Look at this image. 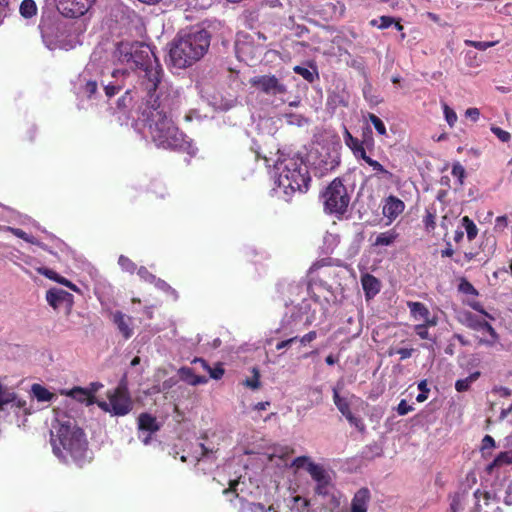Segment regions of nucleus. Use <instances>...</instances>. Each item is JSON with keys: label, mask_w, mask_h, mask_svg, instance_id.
Instances as JSON below:
<instances>
[{"label": "nucleus", "mask_w": 512, "mask_h": 512, "mask_svg": "<svg viewBox=\"0 0 512 512\" xmlns=\"http://www.w3.org/2000/svg\"><path fill=\"white\" fill-rule=\"evenodd\" d=\"M458 289L460 292L467 294V295H473L477 296L478 291L475 289V287L465 278L461 279Z\"/></svg>", "instance_id": "obj_46"}, {"label": "nucleus", "mask_w": 512, "mask_h": 512, "mask_svg": "<svg viewBox=\"0 0 512 512\" xmlns=\"http://www.w3.org/2000/svg\"><path fill=\"white\" fill-rule=\"evenodd\" d=\"M113 322L117 326L119 332L125 339H129L133 335V329L130 327L132 322L131 317L125 315L121 311L113 313Z\"/></svg>", "instance_id": "obj_21"}, {"label": "nucleus", "mask_w": 512, "mask_h": 512, "mask_svg": "<svg viewBox=\"0 0 512 512\" xmlns=\"http://www.w3.org/2000/svg\"><path fill=\"white\" fill-rule=\"evenodd\" d=\"M112 60L115 65H122L124 68H118L111 73V80L105 82L101 80V88L107 99L115 96L125 86V80L130 77L131 71L141 70L139 97H151L157 91H162L166 87L163 84V70L151 47L140 41L122 40L115 44Z\"/></svg>", "instance_id": "obj_2"}, {"label": "nucleus", "mask_w": 512, "mask_h": 512, "mask_svg": "<svg viewBox=\"0 0 512 512\" xmlns=\"http://www.w3.org/2000/svg\"><path fill=\"white\" fill-rule=\"evenodd\" d=\"M276 174V195L288 202L296 193L308 190L311 181L308 166L303 158L297 154L281 153L274 164Z\"/></svg>", "instance_id": "obj_4"}, {"label": "nucleus", "mask_w": 512, "mask_h": 512, "mask_svg": "<svg viewBox=\"0 0 512 512\" xmlns=\"http://www.w3.org/2000/svg\"><path fill=\"white\" fill-rule=\"evenodd\" d=\"M348 64L350 67L358 70L363 75H365V65L362 59H352Z\"/></svg>", "instance_id": "obj_64"}, {"label": "nucleus", "mask_w": 512, "mask_h": 512, "mask_svg": "<svg viewBox=\"0 0 512 512\" xmlns=\"http://www.w3.org/2000/svg\"><path fill=\"white\" fill-rule=\"evenodd\" d=\"M466 46H471L477 50L485 51L490 47L495 46L498 41H474V40H465L464 41Z\"/></svg>", "instance_id": "obj_41"}, {"label": "nucleus", "mask_w": 512, "mask_h": 512, "mask_svg": "<svg viewBox=\"0 0 512 512\" xmlns=\"http://www.w3.org/2000/svg\"><path fill=\"white\" fill-rule=\"evenodd\" d=\"M294 73L303 77L309 83H313L315 80L319 79V73L317 67L309 63L307 66L297 65L293 68Z\"/></svg>", "instance_id": "obj_25"}, {"label": "nucleus", "mask_w": 512, "mask_h": 512, "mask_svg": "<svg viewBox=\"0 0 512 512\" xmlns=\"http://www.w3.org/2000/svg\"><path fill=\"white\" fill-rule=\"evenodd\" d=\"M415 332L421 339H430L428 327L425 324H418L415 326Z\"/></svg>", "instance_id": "obj_62"}, {"label": "nucleus", "mask_w": 512, "mask_h": 512, "mask_svg": "<svg viewBox=\"0 0 512 512\" xmlns=\"http://www.w3.org/2000/svg\"><path fill=\"white\" fill-rule=\"evenodd\" d=\"M206 371L209 373L210 378L214 380H220L225 372L221 363H217L215 367L209 366V370Z\"/></svg>", "instance_id": "obj_54"}, {"label": "nucleus", "mask_w": 512, "mask_h": 512, "mask_svg": "<svg viewBox=\"0 0 512 512\" xmlns=\"http://www.w3.org/2000/svg\"><path fill=\"white\" fill-rule=\"evenodd\" d=\"M370 499L371 494L367 488L359 489L351 501V512H367Z\"/></svg>", "instance_id": "obj_20"}, {"label": "nucleus", "mask_w": 512, "mask_h": 512, "mask_svg": "<svg viewBox=\"0 0 512 512\" xmlns=\"http://www.w3.org/2000/svg\"><path fill=\"white\" fill-rule=\"evenodd\" d=\"M132 100H133V97L131 96V91L129 89H127L125 91V94L118 99L117 107L120 110H124L131 105Z\"/></svg>", "instance_id": "obj_51"}, {"label": "nucleus", "mask_w": 512, "mask_h": 512, "mask_svg": "<svg viewBox=\"0 0 512 512\" xmlns=\"http://www.w3.org/2000/svg\"><path fill=\"white\" fill-rule=\"evenodd\" d=\"M418 389L420 393L417 395L416 400L417 402H424L428 398V394L430 389L428 388L427 380H421L418 383Z\"/></svg>", "instance_id": "obj_50"}, {"label": "nucleus", "mask_w": 512, "mask_h": 512, "mask_svg": "<svg viewBox=\"0 0 512 512\" xmlns=\"http://www.w3.org/2000/svg\"><path fill=\"white\" fill-rule=\"evenodd\" d=\"M180 378L189 385L194 386V380L196 379V374L193 369L190 367H182L179 370Z\"/></svg>", "instance_id": "obj_44"}, {"label": "nucleus", "mask_w": 512, "mask_h": 512, "mask_svg": "<svg viewBox=\"0 0 512 512\" xmlns=\"http://www.w3.org/2000/svg\"><path fill=\"white\" fill-rule=\"evenodd\" d=\"M308 162L313 167L315 175L322 177L340 164V156L336 150H330L327 146H320L310 151Z\"/></svg>", "instance_id": "obj_10"}, {"label": "nucleus", "mask_w": 512, "mask_h": 512, "mask_svg": "<svg viewBox=\"0 0 512 512\" xmlns=\"http://www.w3.org/2000/svg\"><path fill=\"white\" fill-rule=\"evenodd\" d=\"M477 331L483 335H487V337L480 338V343L482 344L492 346L498 339L495 329L486 321L483 322L482 326Z\"/></svg>", "instance_id": "obj_27"}, {"label": "nucleus", "mask_w": 512, "mask_h": 512, "mask_svg": "<svg viewBox=\"0 0 512 512\" xmlns=\"http://www.w3.org/2000/svg\"><path fill=\"white\" fill-rule=\"evenodd\" d=\"M317 337V333L315 331H310L308 332L307 334H305L304 336L302 337H298V343L300 345H303L305 346L306 344L312 342L313 340H315Z\"/></svg>", "instance_id": "obj_63"}, {"label": "nucleus", "mask_w": 512, "mask_h": 512, "mask_svg": "<svg viewBox=\"0 0 512 512\" xmlns=\"http://www.w3.org/2000/svg\"><path fill=\"white\" fill-rule=\"evenodd\" d=\"M306 471L314 482V493L321 497L324 503L338 507L341 494L334 482L335 473L318 463H309Z\"/></svg>", "instance_id": "obj_6"}, {"label": "nucleus", "mask_w": 512, "mask_h": 512, "mask_svg": "<svg viewBox=\"0 0 512 512\" xmlns=\"http://www.w3.org/2000/svg\"><path fill=\"white\" fill-rule=\"evenodd\" d=\"M225 495L234 494L237 499V503L234 505L237 506L239 504V508L242 504L253 503L248 498H256L260 495L261 490L258 484L253 482L250 478L246 480L245 477H238L236 479H232L229 481V488L223 491Z\"/></svg>", "instance_id": "obj_12"}, {"label": "nucleus", "mask_w": 512, "mask_h": 512, "mask_svg": "<svg viewBox=\"0 0 512 512\" xmlns=\"http://www.w3.org/2000/svg\"><path fill=\"white\" fill-rule=\"evenodd\" d=\"M160 423L156 417L148 413H142L138 417L139 439L144 445H148L151 441V435L160 430Z\"/></svg>", "instance_id": "obj_17"}, {"label": "nucleus", "mask_w": 512, "mask_h": 512, "mask_svg": "<svg viewBox=\"0 0 512 512\" xmlns=\"http://www.w3.org/2000/svg\"><path fill=\"white\" fill-rule=\"evenodd\" d=\"M3 229L5 231L11 232L16 237L21 238V239H23L24 241H26L28 243L38 244V240L35 237L27 234L26 232H24L23 230H21L19 228H13V227H10V226H6Z\"/></svg>", "instance_id": "obj_37"}, {"label": "nucleus", "mask_w": 512, "mask_h": 512, "mask_svg": "<svg viewBox=\"0 0 512 512\" xmlns=\"http://www.w3.org/2000/svg\"><path fill=\"white\" fill-rule=\"evenodd\" d=\"M50 442L54 455L64 463L71 460L82 467L92 460L83 430L66 414L56 416L50 430Z\"/></svg>", "instance_id": "obj_3"}, {"label": "nucleus", "mask_w": 512, "mask_h": 512, "mask_svg": "<svg viewBox=\"0 0 512 512\" xmlns=\"http://www.w3.org/2000/svg\"><path fill=\"white\" fill-rule=\"evenodd\" d=\"M465 63L470 67H478L481 64V59L474 51H467L465 53Z\"/></svg>", "instance_id": "obj_52"}, {"label": "nucleus", "mask_w": 512, "mask_h": 512, "mask_svg": "<svg viewBox=\"0 0 512 512\" xmlns=\"http://www.w3.org/2000/svg\"><path fill=\"white\" fill-rule=\"evenodd\" d=\"M363 96L364 99L370 104V105H378L382 100L379 98V96L374 95L372 93V85L370 83H367L363 87Z\"/></svg>", "instance_id": "obj_42"}, {"label": "nucleus", "mask_w": 512, "mask_h": 512, "mask_svg": "<svg viewBox=\"0 0 512 512\" xmlns=\"http://www.w3.org/2000/svg\"><path fill=\"white\" fill-rule=\"evenodd\" d=\"M407 306L410 310L411 316L416 320H427L430 315L429 309L421 302L409 301Z\"/></svg>", "instance_id": "obj_26"}, {"label": "nucleus", "mask_w": 512, "mask_h": 512, "mask_svg": "<svg viewBox=\"0 0 512 512\" xmlns=\"http://www.w3.org/2000/svg\"><path fill=\"white\" fill-rule=\"evenodd\" d=\"M253 377L248 378L244 381V385L252 390L258 389L260 387V374L257 368L252 369Z\"/></svg>", "instance_id": "obj_47"}, {"label": "nucleus", "mask_w": 512, "mask_h": 512, "mask_svg": "<svg viewBox=\"0 0 512 512\" xmlns=\"http://www.w3.org/2000/svg\"><path fill=\"white\" fill-rule=\"evenodd\" d=\"M361 284L367 298H372L380 291L379 280L371 274H364L361 278Z\"/></svg>", "instance_id": "obj_23"}, {"label": "nucleus", "mask_w": 512, "mask_h": 512, "mask_svg": "<svg viewBox=\"0 0 512 512\" xmlns=\"http://www.w3.org/2000/svg\"><path fill=\"white\" fill-rule=\"evenodd\" d=\"M443 112L445 116V120L449 124V126H453L457 121V115L453 109H451L447 104H443Z\"/></svg>", "instance_id": "obj_55"}, {"label": "nucleus", "mask_w": 512, "mask_h": 512, "mask_svg": "<svg viewBox=\"0 0 512 512\" xmlns=\"http://www.w3.org/2000/svg\"><path fill=\"white\" fill-rule=\"evenodd\" d=\"M495 446H496V443L492 436L485 435L483 437L482 442H481V450H482L483 454L485 453L486 450L492 449Z\"/></svg>", "instance_id": "obj_60"}, {"label": "nucleus", "mask_w": 512, "mask_h": 512, "mask_svg": "<svg viewBox=\"0 0 512 512\" xmlns=\"http://www.w3.org/2000/svg\"><path fill=\"white\" fill-rule=\"evenodd\" d=\"M250 84L259 92L273 97V101L285 102L287 86L275 75H259L250 79Z\"/></svg>", "instance_id": "obj_11"}, {"label": "nucleus", "mask_w": 512, "mask_h": 512, "mask_svg": "<svg viewBox=\"0 0 512 512\" xmlns=\"http://www.w3.org/2000/svg\"><path fill=\"white\" fill-rule=\"evenodd\" d=\"M413 406L409 405L406 400H401L398 404L396 411L400 416H404L413 410Z\"/></svg>", "instance_id": "obj_61"}, {"label": "nucleus", "mask_w": 512, "mask_h": 512, "mask_svg": "<svg viewBox=\"0 0 512 512\" xmlns=\"http://www.w3.org/2000/svg\"><path fill=\"white\" fill-rule=\"evenodd\" d=\"M239 512H277L273 505L266 508L261 503H247L242 504L239 508Z\"/></svg>", "instance_id": "obj_33"}, {"label": "nucleus", "mask_w": 512, "mask_h": 512, "mask_svg": "<svg viewBox=\"0 0 512 512\" xmlns=\"http://www.w3.org/2000/svg\"><path fill=\"white\" fill-rule=\"evenodd\" d=\"M333 392V402L339 412L346 418L348 423L355 427L359 432H364L366 426L362 420V418L355 416L350 409V402L347 398L342 397L339 393L337 387L332 389Z\"/></svg>", "instance_id": "obj_14"}, {"label": "nucleus", "mask_w": 512, "mask_h": 512, "mask_svg": "<svg viewBox=\"0 0 512 512\" xmlns=\"http://www.w3.org/2000/svg\"><path fill=\"white\" fill-rule=\"evenodd\" d=\"M492 133L502 142H508L511 138L510 133L496 126L491 127Z\"/></svg>", "instance_id": "obj_58"}, {"label": "nucleus", "mask_w": 512, "mask_h": 512, "mask_svg": "<svg viewBox=\"0 0 512 512\" xmlns=\"http://www.w3.org/2000/svg\"><path fill=\"white\" fill-rule=\"evenodd\" d=\"M108 400H98L96 404L103 411L114 416L127 415L133 407L132 400L124 387H117L107 392Z\"/></svg>", "instance_id": "obj_9"}, {"label": "nucleus", "mask_w": 512, "mask_h": 512, "mask_svg": "<svg viewBox=\"0 0 512 512\" xmlns=\"http://www.w3.org/2000/svg\"><path fill=\"white\" fill-rule=\"evenodd\" d=\"M484 320H480L477 316L473 315L472 313H467L465 315V323L466 325L473 329L478 330L482 326Z\"/></svg>", "instance_id": "obj_48"}, {"label": "nucleus", "mask_w": 512, "mask_h": 512, "mask_svg": "<svg viewBox=\"0 0 512 512\" xmlns=\"http://www.w3.org/2000/svg\"><path fill=\"white\" fill-rule=\"evenodd\" d=\"M398 234L395 230H389L386 232H382L377 235L373 245L374 246H390L397 239Z\"/></svg>", "instance_id": "obj_29"}, {"label": "nucleus", "mask_w": 512, "mask_h": 512, "mask_svg": "<svg viewBox=\"0 0 512 512\" xmlns=\"http://www.w3.org/2000/svg\"><path fill=\"white\" fill-rule=\"evenodd\" d=\"M37 10V5L34 0H23L19 7L20 15L26 19L36 16Z\"/></svg>", "instance_id": "obj_32"}, {"label": "nucleus", "mask_w": 512, "mask_h": 512, "mask_svg": "<svg viewBox=\"0 0 512 512\" xmlns=\"http://www.w3.org/2000/svg\"><path fill=\"white\" fill-rule=\"evenodd\" d=\"M395 18L391 16H381L377 19H372L370 25L379 29H386L393 25Z\"/></svg>", "instance_id": "obj_39"}, {"label": "nucleus", "mask_w": 512, "mask_h": 512, "mask_svg": "<svg viewBox=\"0 0 512 512\" xmlns=\"http://www.w3.org/2000/svg\"><path fill=\"white\" fill-rule=\"evenodd\" d=\"M361 160L372 168L374 176L387 181L392 179L393 174L387 169H385L383 165L380 164L378 161L372 159L368 154H366L365 157H363Z\"/></svg>", "instance_id": "obj_24"}, {"label": "nucleus", "mask_w": 512, "mask_h": 512, "mask_svg": "<svg viewBox=\"0 0 512 512\" xmlns=\"http://www.w3.org/2000/svg\"><path fill=\"white\" fill-rule=\"evenodd\" d=\"M118 265L123 272L133 274L135 271H137L136 264L130 258L124 255L119 256Z\"/></svg>", "instance_id": "obj_38"}, {"label": "nucleus", "mask_w": 512, "mask_h": 512, "mask_svg": "<svg viewBox=\"0 0 512 512\" xmlns=\"http://www.w3.org/2000/svg\"><path fill=\"white\" fill-rule=\"evenodd\" d=\"M451 174L457 178L458 184L462 185L466 175L465 168L459 163H455L452 166Z\"/></svg>", "instance_id": "obj_49"}, {"label": "nucleus", "mask_w": 512, "mask_h": 512, "mask_svg": "<svg viewBox=\"0 0 512 512\" xmlns=\"http://www.w3.org/2000/svg\"><path fill=\"white\" fill-rule=\"evenodd\" d=\"M153 285L163 291L164 293H166L167 295L171 296L174 300H177L178 298V293L177 291L172 288L166 281L160 279V278H157L155 279V281L153 282Z\"/></svg>", "instance_id": "obj_36"}, {"label": "nucleus", "mask_w": 512, "mask_h": 512, "mask_svg": "<svg viewBox=\"0 0 512 512\" xmlns=\"http://www.w3.org/2000/svg\"><path fill=\"white\" fill-rule=\"evenodd\" d=\"M32 395L40 402L51 401L54 394L40 384H33L31 387Z\"/></svg>", "instance_id": "obj_30"}, {"label": "nucleus", "mask_w": 512, "mask_h": 512, "mask_svg": "<svg viewBox=\"0 0 512 512\" xmlns=\"http://www.w3.org/2000/svg\"><path fill=\"white\" fill-rule=\"evenodd\" d=\"M309 463H314L308 456H299L296 457L291 463V467H295L296 469L305 468Z\"/></svg>", "instance_id": "obj_56"}, {"label": "nucleus", "mask_w": 512, "mask_h": 512, "mask_svg": "<svg viewBox=\"0 0 512 512\" xmlns=\"http://www.w3.org/2000/svg\"><path fill=\"white\" fill-rule=\"evenodd\" d=\"M405 209L404 202L396 196L390 195L384 200L382 213L392 223Z\"/></svg>", "instance_id": "obj_19"}, {"label": "nucleus", "mask_w": 512, "mask_h": 512, "mask_svg": "<svg viewBox=\"0 0 512 512\" xmlns=\"http://www.w3.org/2000/svg\"><path fill=\"white\" fill-rule=\"evenodd\" d=\"M343 140L345 145L352 151L354 157L359 161L374 148V139L371 131L363 133V139L359 140L354 137L349 130L344 126Z\"/></svg>", "instance_id": "obj_13"}, {"label": "nucleus", "mask_w": 512, "mask_h": 512, "mask_svg": "<svg viewBox=\"0 0 512 512\" xmlns=\"http://www.w3.org/2000/svg\"><path fill=\"white\" fill-rule=\"evenodd\" d=\"M182 95L178 88L168 86L151 97L141 96L137 108L136 126L147 129V136L158 148L179 150L195 155L197 148L179 131L172 120L173 111L181 104Z\"/></svg>", "instance_id": "obj_1"}, {"label": "nucleus", "mask_w": 512, "mask_h": 512, "mask_svg": "<svg viewBox=\"0 0 512 512\" xmlns=\"http://www.w3.org/2000/svg\"><path fill=\"white\" fill-rule=\"evenodd\" d=\"M137 274L141 280L153 284L156 279V276L148 271V269L144 266H141L137 269Z\"/></svg>", "instance_id": "obj_53"}, {"label": "nucleus", "mask_w": 512, "mask_h": 512, "mask_svg": "<svg viewBox=\"0 0 512 512\" xmlns=\"http://www.w3.org/2000/svg\"><path fill=\"white\" fill-rule=\"evenodd\" d=\"M62 394H65L66 396H69L80 403H85L87 406L92 405L98 401L94 396L91 395L88 390L81 387H74L70 390H63Z\"/></svg>", "instance_id": "obj_22"}, {"label": "nucleus", "mask_w": 512, "mask_h": 512, "mask_svg": "<svg viewBox=\"0 0 512 512\" xmlns=\"http://www.w3.org/2000/svg\"><path fill=\"white\" fill-rule=\"evenodd\" d=\"M94 0H55L58 11L65 17L77 18L85 14Z\"/></svg>", "instance_id": "obj_15"}, {"label": "nucleus", "mask_w": 512, "mask_h": 512, "mask_svg": "<svg viewBox=\"0 0 512 512\" xmlns=\"http://www.w3.org/2000/svg\"><path fill=\"white\" fill-rule=\"evenodd\" d=\"M210 46V35L204 29L181 31L171 43L169 57L174 68L185 69L199 61Z\"/></svg>", "instance_id": "obj_5"}, {"label": "nucleus", "mask_w": 512, "mask_h": 512, "mask_svg": "<svg viewBox=\"0 0 512 512\" xmlns=\"http://www.w3.org/2000/svg\"><path fill=\"white\" fill-rule=\"evenodd\" d=\"M435 219H436L435 210L426 209V214L423 218V223H424L426 231L431 232L435 229V226H436Z\"/></svg>", "instance_id": "obj_43"}, {"label": "nucleus", "mask_w": 512, "mask_h": 512, "mask_svg": "<svg viewBox=\"0 0 512 512\" xmlns=\"http://www.w3.org/2000/svg\"><path fill=\"white\" fill-rule=\"evenodd\" d=\"M324 210L329 214L343 215L348 208L350 197L347 188L339 178L334 179L322 193Z\"/></svg>", "instance_id": "obj_8"}, {"label": "nucleus", "mask_w": 512, "mask_h": 512, "mask_svg": "<svg viewBox=\"0 0 512 512\" xmlns=\"http://www.w3.org/2000/svg\"><path fill=\"white\" fill-rule=\"evenodd\" d=\"M311 303H317V299H303L299 304V312L303 315H306L304 323L307 325L311 324L315 320L314 315L309 314Z\"/></svg>", "instance_id": "obj_34"}, {"label": "nucleus", "mask_w": 512, "mask_h": 512, "mask_svg": "<svg viewBox=\"0 0 512 512\" xmlns=\"http://www.w3.org/2000/svg\"><path fill=\"white\" fill-rule=\"evenodd\" d=\"M461 224L467 234L468 240H474L478 234V228L475 223L468 216H464L461 219Z\"/></svg>", "instance_id": "obj_35"}, {"label": "nucleus", "mask_w": 512, "mask_h": 512, "mask_svg": "<svg viewBox=\"0 0 512 512\" xmlns=\"http://www.w3.org/2000/svg\"><path fill=\"white\" fill-rule=\"evenodd\" d=\"M46 300L54 309H58L62 304L70 309L73 305V295L59 288L49 289L46 293Z\"/></svg>", "instance_id": "obj_18"}, {"label": "nucleus", "mask_w": 512, "mask_h": 512, "mask_svg": "<svg viewBox=\"0 0 512 512\" xmlns=\"http://www.w3.org/2000/svg\"><path fill=\"white\" fill-rule=\"evenodd\" d=\"M92 69H94V64L89 62L84 72L79 76V93L90 100H97L101 98L99 83L97 80L88 77Z\"/></svg>", "instance_id": "obj_16"}, {"label": "nucleus", "mask_w": 512, "mask_h": 512, "mask_svg": "<svg viewBox=\"0 0 512 512\" xmlns=\"http://www.w3.org/2000/svg\"><path fill=\"white\" fill-rule=\"evenodd\" d=\"M39 27L43 43L49 50L60 49L69 51L76 47V38L68 34L63 25L57 23H43Z\"/></svg>", "instance_id": "obj_7"}, {"label": "nucleus", "mask_w": 512, "mask_h": 512, "mask_svg": "<svg viewBox=\"0 0 512 512\" xmlns=\"http://www.w3.org/2000/svg\"><path fill=\"white\" fill-rule=\"evenodd\" d=\"M480 377V372L475 371L464 379H459L455 382V389L458 392H466L470 389L471 385Z\"/></svg>", "instance_id": "obj_31"}, {"label": "nucleus", "mask_w": 512, "mask_h": 512, "mask_svg": "<svg viewBox=\"0 0 512 512\" xmlns=\"http://www.w3.org/2000/svg\"><path fill=\"white\" fill-rule=\"evenodd\" d=\"M368 119L372 123V125L374 126L375 130L379 135L385 136L387 134L386 126L378 116H376L373 113H369Z\"/></svg>", "instance_id": "obj_40"}, {"label": "nucleus", "mask_w": 512, "mask_h": 512, "mask_svg": "<svg viewBox=\"0 0 512 512\" xmlns=\"http://www.w3.org/2000/svg\"><path fill=\"white\" fill-rule=\"evenodd\" d=\"M328 105L332 106L333 108H336L337 106H347L348 102L344 98L343 95L332 93L328 96Z\"/></svg>", "instance_id": "obj_45"}, {"label": "nucleus", "mask_w": 512, "mask_h": 512, "mask_svg": "<svg viewBox=\"0 0 512 512\" xmlns=\"http://www.w3.org/2000/svg\"><path fill=\"white\" fill-rule=\"evenodd\" d=\"M38 273H40L41 275L47 277L48 279L50 280H54L58 283H60L61 281V276H59L54 270L52 269H49V268H46V267H41V268H38Z\"/></svg>", "instance_id": "obj_57"}, {"label": "nucleus", "mask_w": 512, "mask_h": 512, "mask_svg": "<svg viewBox=\"0 0 512 512\" xmlns=\"http://www.w3.org/2000/svg\"><path fill=\"white\" fill-rule=\"evenodd\" d=\"M195 453L196 460L200 461L204 457H209V455L212 454V450H209L204 444L199 443Z\"/></svg>", "instance_id": "obj_59"}, {"label": "nucleus", "mask_w": 512, "mask_h": 512, "mask_svg": "<svg viewBox=\"0 0 512 512\" xmlns=\"http://www.w3.org/2000/svg\"><path fill=\"white\" fill-rule=\"evenodd\" d=\"M510 464H512V450L499 453L487 466V470L492 472L495 468Z\"/></svg>", "instance_id": "obj_28"}]
</instances>
